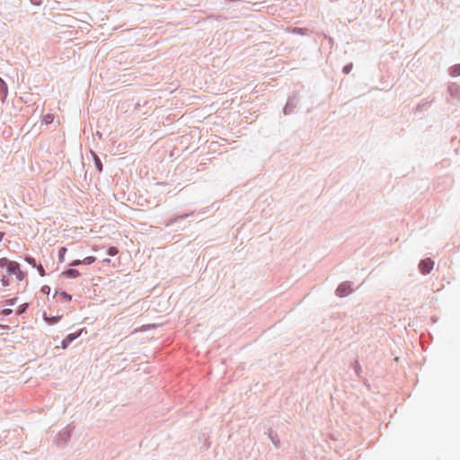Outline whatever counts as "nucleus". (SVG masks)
Segmentation results:
<instances>
[{"instance_id":"1","label":"nucleus","mask_w":460,"mask_h":460,"mask_svg":"<svg viewBox=\"0 0 460 460\" xmlns=\"http://www.w3.org/2000/svg\"><path fill=\"white\" fill-rule=\"evenodd\" d=\"M299 102V93L295 92L292 95L288 97L286 105L283 108V113L289 115L295 112Z\"/></svg>"},{"instance_id":"2","label":"nucleus","mask_w":460,"mask_h":460,"mask_svg":"<svg viewBox=\"0 0 460 460\" xmlns=\"http://www.w3.org/2000/svg\"><path fill=\"white\" fill-rule=\"evenodd\" d=\"M2 266H6L9 273L15 275L19 280L22 279L23 273L20 270L19 265L15 261H4Z\"/></svg>"},{"instance_id":"3","label":"nucleus","mask_w":460,"mask_h":460,"mask_svg":"<svg viewBox=\"0 0 460 460\" xmlns=\"http://www.w3.org/2000/svg\"><path fill=\"white\" fill-rule=\"evenodd\" d=\"M352 288L349 283L344 282L341 283L336 289V295L338 296L343 297L349 295L352 292Z\"/></svg>"},{"instance_id":"4","label":"nucleus","mask_w":460,"mask_h":460,"mask_svg":"<svg viewBox=\"0 0 460 460\" xmlns=\"http://www.w3.org/2000/svg\"><path fill=\"white\" fill-rule=\"evenodd\" d=\"M447 92L453 99L460 101V85L458 84L450 83L447 86Z\"/></svg>"},{"instance_id":"5","label":"nucleus","mask_w":460,"mask_h":460,"mask_svg":"<svg viewBox=\"0 0 460 460\" xmlns=\"http://www.w3.org/2000/svg\"><path fill=\"white\" fill-rule=\"evenodd\" d=\"M8 95V85L5 81L0 76V100L4 102Z\"/></svg>"},{"instance_id":"6","label":"nucleus","mask_w":460,"mask_h":460,"mask_svg":"<svg viewBox=\"0 0 460 460\" xmlns=\"http://www.w3.org/2000/svg\"><path fill=\"white\" fill-rule=\"evenodd\" d=\"M82 331H80L77 333H71L68 334L61 342V347L63 349H66L68 344L72 342L74 340H75L77 337L81 335Z\"/></svg>"},{"instance_id":"7","label":"nucleus","mask_w":460,"mask_h":460,"mask_svg":"<svg viewBox=\"0 0 460 460\" xmlns=\"http://www.w3.org/2000/svg\"><path fill=\"white\" fill-rule=\"evenodd\" d=\"M433 261H420V269L423 274L429 273L433 269Z\"/></svg>"},{"instance_id":"8","label":"nucleus","mask_w":460,"mask_h":460,"mask_svg":"<svg viewBox=\"0 0 460 460\" xmlns=\"http://www.w3.org/2000/svg\"><path fill=\"white\" fill-rule=\"evenodd\" d=\"M189 216H190V214H182V215L173 216L172 217L168 219L164 223V225H165V226H170L173 225L174 223H176L179 220H182V219L187 218Z\"/></svg>"},{"instance_id":"9","label":"nucleus","mask_w":460,"mask_h":460,"mask_svg":"<svg viewBox=\"0 0 460 460\" xmlns=\"http://www.w3.org/2000/svg\"><path fill=\"white\" fill-rule=\"evenodd\" d=\"M57 299L62 303H70L72 296L65 292L56 294Z\"/></svg>"},{"instance_id":"10","label":"nucleus","mask_w":460,"mask_h":460,"mask_svg":"<svg viewBox=\"0 0 460 460\" xmlns=\"http://www.w3.org/2000/svg\"><path fill=\"white\" fill-rule=\"evenodd\" d=\"M292 33L305 36L309 34V29L308 28H300V27H294L292 29Z\"/></svg>"},{"instance_id":"11","label":"nucleus","mask_w":460,"mask_h":460,"mask_svg":"<svg viewBox=\"0 0 460 460\" xmlns=\"http://www.w3.org/2000/svg\"><path fill=\"white\" fill-rule=\"evenodd\" d=\"M449 75L453 77L460 75V64H456L449 68Z\"/></svg>"},{"instance_id":"12","label":"nucleus","mask_w":460,"mask_h":460,"mask_svg":"<svg viewBox=\"0 0 460 460\" xmlns=\"http://www.w3.org/2000/svg\"><path fill=\"white\" fill-rule=\"evenodd\" d=\"M93 162L96 168V171L101 173L103 170V164L102 163V160L98 155H93Z\"/></svg>"},{"instance_id":"13","label":"nucleus","mask_w":460,"mask_h":460,"mask_svg":"<svg viewBox=\"0 0 460 460\" xmlns=\"http://www.w3.org/2000/svg\"><path fill=\"white\" fill-rule=\"evenodd\" d=\"M119 253V249L116 246H109L105 249V254L111 257H114Z\"/></svg>"},{"instance_id":"14","label":"nucleus","mask_w":460,"mask_h":460,"mask_svg":"<svg viewBox=\"0 0 460 460\" xmlns=\"http://www.w3.org/2000/svg\"><path fill=\"white\" fill-rule=\"evenodd\" d=\"M62 318V316H52V317H49L47 315H44V320L49 323V324H55L57 323H58L60 321V319Z\"/></svg>"},{"instance_id":"15","label":"nucleus","mask_w":460,"mask_h":460,"mask_svg":"<svg viewBox=\"0 0 460 460\" xmlns=\"http://www.w3.org/2000/svg\"><path fill=\"white\" fill-rule=\"evenodd\" d=\"M53 120H54V115L51 113H48V114L44 115L42 118V123H44L46 125L51 124L53 122Z\"/></svg>"},{"instance_id":"16","label":"nucleus","mask_w":460,"mask_h":460,"mask_svg":"<svg viewBox=\"0 0 460 460\" xmlns=\"http://www.w3.org/2000/svg\"><path fill=\"white\" fill-rule=\"evenodd\" d=\"M66 251H67L66 247L59 246L58 248V259H64Z\"/></svg>"},{"instance_id":"17","label":"nucleus","mask_w":460,"mask_h":460,"mask_svg":"<svg viewBox=\"0 0 460 460\" xmlns=\"http://www.w3.org/2000/svg\"><path fill=\"white\" fill-rule=\"evenodd\" d=\"M64 274L69 278H75V277L79 276V272L76 270H72V269L65 271Z\"/></svg>"},{"instance_id":"18","label":"nucleus","mask_w":460,"mask_h":460,"mask_svg":"<svg viewBox=\"0 0 460 460\" xmlns=\"http://www.w3.org/2000/svg\"><path fill=\"white\" fill-rule=\"evenodd\" d=\"M353 68V64L352 63H349L347 65H345L342 68V72L346 75L349 74L350 71L352 70Z\"/></svg>"},{"instance_id":"19","label":"nucleus","mask_w":460,"mask_h":460,"mask_svg":"<svg viewBox=\"0 0 460 460\" xmlns=\"http://www.w3.org/2000/svg\"><path fill=\"white\" fill-rule=\"evenodd\" d=\"M27 306H28V305H27L26 303H24V304L21 305L18 307V309H17V314H21L24 313V312H25V310H26V308H27Z\"/></svg>"},{"instance_id":"20","label":"nucleus","mask_w":460,"mask_h":460,"mask_svg":"<svg viewBox=\"0 0 460 460\" xmlns=\"http://www.w3.org/2000/svg\"><path fill=\"white\" fill-rule=\"evenodd\" d=\"M430 102H425V103H419L417 106H416V110L419 111H421L424 110L425 106L429 104Z\"/></svg>"},{"instance_id":"21","label":"nucleus","mask_w":460,"mask_h":460,"mask_svg":"<svg viewBox=\"0 0 460 460\" xmlns=\"http://www.w3.org/2000/svg\"><path fill=\"white\" fill-rule=\"evenodd\" d=\"M31 4L36 6H40L42 4V0H30Z\"/></svg>"},{"instance_id":"22","label":"nucleus","mask_w":460,"mask_h":460,"mask_svg":"<svg viewBox=\"0 0 460 460\" xmlns=\"http://www.w3.org/2000/svg\"><path fill=\"white\" fill-rule=\"evenodd\" d=\"M11 313H12V310L9 309V308L4 309L3 312H2V314L4 315H9Z\"/></svg>"},{"instance_id":"23","label":"nucleus","mask_w":460,"mask_h":460,"mask_svg":"<svg viewBox=\"0 0 460 460\" xmlns=\"http://www.w3.org/2000/svg\"><path fill=\"white\" fill-rule=\"evenodd\" d=\"M15 301H16V298H13V299L9 300L8 303L10 305H14Z\"/></svg>"},{"instance_id":"24","label":"nucleus","mask_w":460,"mask_h":460,"mask_svg":"<svg viewBox=\"0 0 460 460\" xmlns=\"http://www.w3.org/2000/svg\"><path fill=\"white\" fill-rule=\"evenodd\" d=\"M91 156L93 158V155H98L93 150H90Z\"/></svg>"},{"instance_id":"25","label":"nucleus","mask_w":460,"mask_h":460,"mask_svg":"<svg viewBox=\"0 0 460 460\" xmlns=\"http://www.w3.org/2000/svg\"><path fill=\"white\" fill-rule=\"evenodd\" d=\"M4 236V233L0 232V242L3 240Z\"/></svg>"},{"instance_id":"26","label":"nucleus","mask_w":460,"mask_h":460,"mask_svg":"<svg viewBox=\"0 0 460 460\" xmlns=\"http://www.w3.org/2000/svg\"><path fill=\"white\" fill-rule=\"evenodd\" d=\"M84 259L90 260V259H96L94 256H86Z\"/></svg>"},{"instance_id":"27","label":"nucleus","mask_w":460,"mask_h":460,"mask_svg":"<svg viewBox=\"0 0 460 460\" xmlns=\"http://www.w3.org/2000/svg\"><path fill=\"white\" fill-rule=\"evenodd\" d=\"M329 42H330L331 44H332V43H333V39L330 37V38H329Z\"/></svg>"},{"instance_id":"28","label":"nucleus","mask_w":460,"mask_h":460,"mask_svg":"<svg viewBox=\"0 0 460 460\" xmlns=\"http://www.w3.org/2000/svg\"><path fill=\"white\" fill-rule=\"evenodd\" d=\"M24 259L29 260V259H33V258L30 257V256H26Z\"/></svg>"},{"instance_id":"29","label":"nucleus","mask_w":460,"mask_h":460,"mask_svg":"<svg viewBox=\"0 0 460 460\" xmlns=\"http://www.w3.org/2000/svg\"><path fill=\"white\" fill-rule=\"evenodd\" d=\"M158 185H164L165 184L164 182H157Z\"/></svg>"}]
</instances>
